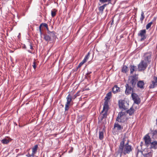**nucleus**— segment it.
I'll use <instances>...</instances> for the list:
<instances>
[{
	"label": "nucleus",
	"mask_w": 157,
	"mask_h": 157,
	"mask_svg": "<svg viewBox=\"0 0 157 157\" xmlns=\"http://www.w3.org/2000/svg\"><path fill=\"white\" fill-rule=\"evenodd\" d=\"M129 141H128L127 143L122 147H119L117 152V155H120V157L122 155H125L127 154H129L132 151L133 149L132 146L129 145Z\"/></svg>",
	"instance_id": "f257e3e1"
},
{
	"label": "nucleus",
	"mask_w": 157,
	"mask_h": 157,
	"mask_svg": "<svg viewBox=\"0 0 157 157\" xmlns=\"http://www.w3.org/2000/svg\"><path fill=\"white\" fill-rule=\"evenodd\" d=\"M109 108V105H108V103L106 102L104 103L103 109L101 112V121H102L104 118H106L107 117Z\"/></svg>",
	"instance_id": "f03ea898"
},
{
	"label": "nucleus",
	"mask_w": 157,
	"mask_h": 157,
	"mask_svg": "<svg viewBox=\"0 0 157 157\" xmlns=\"http://www.w3.org/2000/svg\"><path fill=\"white\" fill-rule=\"evenodd\" d=\"M149 64L144 60H141L138 65V71H143L146 70Z\"/></svg>",
	"instance_id": "7ed1b4c3"
},
{
	"label": "nucleus",
	"mask_w": 157,
	"mask_h": 157,
	"mask_svg": "<svg viewBox=\"0 0 157 157\" xmlns=\"http://www.w3.org/2000/svg\"><path fill=\"white\" fill-rule=\"evenodd\" d=\"M118 104L119 108L123 110H126L128 107L129 104L125 100H120Z\"/></svg>",
	"instance_id": "20e7f679"
},
{
	"label": "nucleus",
	"mask_w": 157,
	"mask_h": 157,
	"mask_svg": "<svg viewBox=\"0 0 157 157\" xmlns=\"http://www.w3.org/2000/svg\"><path fill=\"white\" fill-rule=\"evenodd\" d=\"M150 133H148L144 136L143 140L145 144L147 147L149 146L151 141V138L150 136Z\"/></svg>",
	"instance_id": "39448f33"
},
{
	"label": "nucleus",
	"mask_w": 157,
	"mask_h": 157,
	"mask_svg": "<svg viewBox=\"0 0 157 157\" xmlns=\"http://www.w3.org/2000/svg\"><path fill=\"white\" fill-rule=\"evenodd\" d=\"M73 98L70 94H69L66 98L67 102L65 105V111H68L69 109V106L71 105V102L72 101Z\"/></svg>",
	"instance_id": "423d86ee"
},
{
	"label": "nucleus",
	"mask_w": 157,
	"mask_h": 157,
	"mask_svg": "<svg viewBox=\"0 0 157 157\" xmlns=\"http://www.w3.org/2000/svg\"><path fill=\"white\" fill-rule=\"evenodd\" d=\"M157 86V77L155 76H153L150 82L149 88L150 89H153Z\"/></svg>",
	"instance_id": "0eeeda50"
},
{
	"label": "nucleus",
	"mask_w": 157,
	"mask_h": 157,
	"mask_svg": "<svg viewBox=\"0 0 157 157\" xmlns=\"http://www.w3.org/2000/svg\"><path fill=\"white\" fill-rule=\"evenodd\" d=\"M146 32L145 29L141 30L139 31L138 35L141 37L140 41H143L146 38Z\"/></svg>",
	"instance_id": "6e6552de"
},
{
	"label": "nucleus",
	"mask_w": 157,
	"mask_h": 157,
	"mask_svg": "<svg viewBox=\"0 0 157 157\" xmlns=\"http://www.w3.org/2000/svg\"><path fill=\"white\" fill-rule=\"evenodd\" d=\"M131 96L134 103L137 104H140L141 101L138 95L135 93H132V94Z\"/></svg>",
	"instance_id": "1a4fd4ad"
},
{
	"label": "nucleus",
	"mask_w": 157,
	"mask_h": 157,
	"mask_svg": "<svg viewBox=\"0 0 157 157\" xmlns=\"http://www.w3.org/2000/svg\"><path fill=\"white\" fill-rule=\"evenodd\" d=\"M136 79L135 76H131L128 80V84L132 87H134L136 84Z\"/></svg>",
	"instance_id": "9d476101"
},
{
	"label": "nucleus",
	"mask_w": 157,
	"mask_h": 157,
	"mask_svg": "<svg viewBox=\"0 0 157 157\" xmlns=\"http://www.w3.org/2000/svg\"><path fill=\"white\" fill-rule=\"evenodd\" d=\"M151 52H146L144 54V61L148 63L149 64L151 62Z\"/></svg>",
	"instance_id": "9b49d317"
},
{
	"label": "nucleus",
	"mask_w": 157,
	"mask_h": 157,
	"mask_svg": "<svg viewBox=\"0 0 157 157\" xmlns=\"http://www.w3.org/2000/svg\"><path fill=\"white\" fill-rule=\"evenodd\" d=\"M125 112H119L116 118V121L119 122H122V120L125 117Z\"/></svg>",
	"instance_id": "f8f14e48"
},
{
	"label": "nucleus",
	"mask_w": 157,
	"mask_h": 157,
	"mask_svg": "<svg viewBox=\"0 0 157 157\" xmlns=\"http://www.w3.org/2000/svg\"><path fill=\"white\" fill-rule=\"evenodd\" d=\"M126 90L125 93L128 95L130 94L131 91H132L133 90V88L132 86L129 85V84H127L125 86Z\"/></svg>",
	"instance_id": "ddd939ff"
},
{
	"label": "nucleus",
	"mask_w": 157,
	"mask_h": 157,
	"mask_svg": "<svg viewBox=\"0 0 157 157\" xmlns=\"http://www.w3.org/2000/svg\"><path fill=\"white\" fill-rule=\"evenodd\" d=\"M149 146L150 149H157V141L154 140L151 142Z\"/></svg>",
	"instance_id": "4468645a"
},
{
	"label": "nucleus",
	"mask_w": 157,
	"mask_h": 157,
	"mask_svg": "<svg viewBox=\"0 0 157 157\" xmlns=\"http://www.w3.org/2000/svg\"><path fill=\"white\" fill-rule=\"evenodd\" d=\"M151 132H150V134L151 135V138L152 139L155 140L157 138V129L154 131L151 130Z\"/></svg>",
	"instance_id": "2eb2a0df"
},
{
	"label": "nucleus",
	"mask_w": 157,
	"mask_h": 157,
	"mask_svg": "<svg viewBox=\"0 0 157 157\" xmlns=\"http://www.w3.org/2000/svg\"><path fill=\"white\" fill-rule=\"evenodd\" d=\"M111 95L112 93L111 92L108 93L106 94V96L105 99V101L104 103H105L106 102L108 103V105H109V100L111 98Z\"/></svg>",
	"instance_id": "dca6fc26"
},
{
	"label": "nucleus",
	"mask_w": 157,
	"mask_h": 157,
	"mask_svg": "<svg viewBox=\"0 0 157 157\" xmlns=\"http://www.w3.org/2000/svg\"><path fill=\"white\" fill-rule=\"evenodd\" d=\"M48 34L49 35L50 37H51V39H55L56 37V36L55 35L56 33L54 31L51 32L50 31L47 32Z\"/></svg>",
	"instance_id": "f3484780"
},
{
	"label": "nucleus",
	"mask_w": 157,
	"mask_h": 157,
	"mask_svg": "<svg viewBox=\"0 0 157 157\" xmlns=\"http://www.w3.org/2000/svg\"><path fill=\"white\" fill-rule=\"evenodd\" d=\"M144 83L143 81L140 80L138 81L137 83V87L141 89L144 88Z\"/></svg>",
	"instance_id": "a211bd4d"
},
{
	"label": "nucleus",
	"mask_w": 157,
	"mask_h": 157,
	"mask_svg": "<svg viewBox=\"0 0 157 157\" xmlns=\"http://www.w3.org/2000/svg\"><path fill=\"white\" fill-rule=\"evenodd\" d=\"M107 5V4H105L102 6H101L99 7L98 9L99 10V13L102 15L103 14V11L104 9L106 6Z\"/></svg>",
	"instance_id": "6ab92c4d"
},
{
	"label": "nucleus",
	"mask_w": 157,
	"mask_h": 157,
	"mask_svg": "<svg viewBox=\"0 0 157 157\" xmlns=\"http://www.w3.org/2000/svg\"><path fill=\"white\" fill-rule=\"evenodd\" d=\"M130 70V73L132 74L133 73V72L137 71V68L136 66L134 65H131L129 67Z\"/></svg>",
	"instance_id": "aec40b11"
},
{
	"label": "nucleus",
	"mask_w": 157,
	"mask_h": 157,
	"mask_svg": "<svg viewBox=\"0 0 157 157\" xmlns=\"http://www.w3.org/2000/svg\"><path fill=\"white\" fill-rule=\"evenodd\" d=\"M135 111V110L134 108L132 107L129 109L127 110L126 112L129 114V115L132 116L134 114Z\"/></svg>",
	"instance_id": "412c9836"
},
{
	"label": "nucleus",
	"mask_w": 157,
	"mask_h": 157,
	"mask_svg": "<svg viewBox=\"0 0 157 157\" xmlns=\"http://www.w3.org/2000/svg\"><path fill=\"white\" fill-rule=\"evenodd\" d=\"M120 88L118 87L117 86L115 85L112 88L113 92L115 94L120 91Z\"/></svg>",
	"instance_id": "4be33fe9"
},
{
	"label": "nucleus",
	"mask_w": 157,
	"mask_h": 157,
	"mask_svg": "<svg viewBox=\"0 0 157 157\" xmlns=\"http://www.w3.org/2000/svg\"><path fill=\"white\" fill-rule=\"evenodd\" d=\"M126 137L125 136H124L123 138L122 139V141L121 142L119 146V147H122V146H124V143L125 141H126Z\"/></svg>",
	"instance_id": "5701e85b"
},
{
	"label": "nucleus",
	"mask_w": 157,
	"mask_h": 157,
	"mask_svg": "<svg viewBox=\"0 0 157 157\" xmlns=\"http://www.w3.org/2000/svg\"><path fill=\"white\" fill-rule=\"evenodd\" d=\"M44 39L46 41L48 42L51 40V37L48 34H44Z\"/></svg>",
	"instance_id": "b1692460"
},
{
	"label": "nucleus",
	"mask_w": 157,
	"mask_h": 157,
	"mask_svg": "<svg viewBox=\"0 0 157 157\" xmlns=\"http://www.w3.org/2000/svg\"><path fill=\"white\" fill-rule=\"evenodd\" d=\"M38 148V145H36L32 148V153L34 155L37 152Z\"/></svg>",
	"instance_id": "393cba45"
},
{
	"label": "nucleus",
	"mask_w": 157,
	"mask_h": 157,
	"mask_svg": "<svg viewBox=\"0 0 157 157\" xmlns=\"http://www.w3.org/2000/svg\"><path fill=\"white\" fill-rule=\"evenodd\" d=\"M128 71V67L125 65H123L121 69V72L126 73Z\"/></svg>",
	"instance_id": "a878e982"
},
{
	"label": "nucleus",
	"mask_w": 157,
	"mask_h": 157,
	"mask_svg": "<svg viewBox=\"0 0 157 157\" xmlns=\"http://www.w3.org/2000/svg\"><path fill=\"white\" fill-rule=\"evenodd\" d=\"M114 127L117 128V130H120L123 128V127L121 126V125L118 124V123H115L114 124Z\"/></svg>",
	"instance_id": "bb28decb"
},
{
	"label": "nucleus",
	"mask_w": 157,
	"mask_h": 157,
	"mask_svg": "<svg viewBox=\"0 0 157 157\" xmlns=\"http://www.w3.org/2000/svg\"><path fill=\"white\" fill-rule=\"evenodd\" d=\"M99 138L100 140H102L104 138V133L103 132H99Z\"/></svg>",
	"instance_id": "cd10ccee"
},
{
	"label": "nucleus",
	"mask_w": 157,
	"mask_h": 157,
	"mask_svg": "<svg viewBox=\"0 0 157 157\" xmlns=\"http://www.w3.org/2000/svg\"><path fill=\"white\" fill-rule=\"evenodd\" d=\"M90 55V52L88 53L86 55V56L85 57L84 59L82 60V61L85 63L87 61V60L88 59Z\"/></svg>",
	"instance_id": "c85d7f7f"
},
{
	"label": "nucleus",
	"mask_w": 157,
	"mask_h": 157,
	"mask_svg": "<svg viewBox=\"0 0 157 157\" xmlns=\"http://www.w3.org/2000/svg\"><path fill=\"white\" fill-rule=\"evenodd\" d=\"M57 11V10L56 9H53L51 11V15L52 17L56 16Z\"/></svg>",
	"instance_id": "c756f323"
},
{
	"label": "nucleus",
	"mask_w": 157,
	"mask_h": 157,
	"mask_svg": "<svg viewBox=\"0 0 157 157\" xmlns=\"http://www.w3.org/2000/svg\"><path fill=\"white\" fill-rule=\"evenodd\" d=\"M99 1L101 2H102V3L108 2V5L109 4L111 3V0H99Z\"/></svg>",
	"instance_id": "7c9ffc66"
},
{
	"label": "nucleus",
	"mask_w": 157,
	"mask_h": 157,
	"mask_svg": "<svg viewBox=\"0 0 157 157\" xmlns=\"http://www.w3.org/2000/svg\"><path fill=\"white\" fill-rule=\"evenodd\" d=\"M1 142L3 144H7L9 142V141L7 139L5 138L2 140Z\"/></svg>",
	"instance_id": "2f4dec72"
},
{
	"label": "nucleus",
	"mask_w": 157,
	"mask_h": 157,
	"mask_svg": "<svg viewBox=\"0 0 157 157\" xmlns=\"http://www.w3.org/2000/svg\"><path fill=\"white\" fill-rule=\"evenodd\" d=\"M152 152H150L147 154H145L144 155L145 157H151L152 156Z\"/></svg>",
	"instance_id": "473e14b6"
},
{
	"label": "nucleus",
	"mask_w": 157,
	"mask_h": 157,
	"mask_svg": "<svg viewBox=\"0 0 157 157\" xmlns=\"http://www.w3.org/2000/svg\"><path fill=\"white\" fill-rule=\"evenodd\" d=\"M144 18L145 17L144 15V13L143 11H142L141 13V17L140 18V20L142 22H143Z\"/></svg>",
	"instance_id": "72a5a7b5"
},
{
	"label": "nucleus",
	"mask_w": 157,
	"mask_h": 157,
	"mask_svg": "<svg viewBox=\"0 0 157 157\" xmlns=\"http://www.w3.org/2000/svg\"><path fill=\"white\" fill-rule=\"evenodd\" d=\"M153 24V21H151L150 23L147 24L146 26V29L147 30L150 28Z\"/></svg>",
	"instance_id": "f704fd0d"
},
{
	"label": "nucleus",
	"mask_w": 157,
	"mask_h": 157,
	"mask_svg": "<svg viewBox=\"0 0 157 157\" xmlns=\"http://www.w3.org/2000/svg\"><path fill=\"white\" fill-rule=\"evenodd\" d=\"M43 26L45 27V28H46V29L47 31V32H48L49 31L48 25L45 23H43Z\"/></svg>",
	"instance_id": "c9c22d12"
},
{
	"label": "nucleus",
	"mask_w": 157,
	"mask_h": 157,
	"mask_svg": "<svg viewBox=\"0 0 157 157\" xmlns=\"http://www.w3.org/2000/svg\"><path fill=\"white\" fill-rule=\"evenodd\" d=\"M85 63L83 61H82L79 64V65H78V67H77V68H78L79 67H81V66L84 64V63Z\"/></svg>",
	"instance_id": "e433bc0d"
},
{
	"label": "nucleus",
	"mask_w": 157,
	"mask_h": 157,
	"mask_svg": "<svg viewBox=\"0 0 157 157\" xmlns=\"http://www.w3.org/2000/svg\"><path fill=\"white\" fill-rule=\"evenodd\" d=\"M79 93V92L78 91L76 94H75L73 96L72 98L73 99H75V98H76V97L77 96H78L79 95V94H78Z\"/></svg>",
	"instance_id": "4c0bfd02"
},
{
	"label": "nucleus",
	"mask_w": 157,
	"mask_h": 157,
	"mask_svg": "<svg viewBox=\"0 0 157 157\" xmlns=\"http://www.w3.org/2000/svg\"><path fill=\"white\" fill-rule=\"evenodd\" d=\"M26 156H27L28 157H33L34 156V155L32 153V154H30L29 153L28 154L26 155Z\"/></svg>",
	"instance_id": "58836bf2"
},
{
	"label": "nucleus",
	"mask_w": 157,
	"mask_h": 157,
	"mask_svg": "<svg viewBox=\"0 0 157 157\" xmlns=\"http://www.w3.org/2000/svg\"><path fill=\"white\" fill-rule=\"evenodd\" d=\"M33 67L34 69L36 68V62L35 61H34L33 63Z\"/></svg>",
	"instance_id": "ea45409f"
},
{
	"label": "nucleus",
	"mask_w": 157,
	"mask_h": 157,
	"mask_svg": "<svg viewBox=\"0 0 157 157\" xmlns=\"http://www.w3.org/2000/svg\"><path fill=\"white\" fill-rule=\"evenodd\" d=\"M42 25H43V23H42L41 24H40V25L39 27V29L40 31H41V27Z\"/></svg>",
	"instance_id": "a19ab883"
},
{
	"label": "nucleus",
	"mask_w": 157,
	"mask_h": 157,
	"mask_svg": "<svg viewBox=\"0 0 157 157\" xmlns=\"http://www.w3.org/2000/svg\"><path fill=\"white\" fill-rule=\"evenodd\" d=\"M73 147H71V148L70 150L69 151V153L72 152H73Z\"/></svg>",
	"instance_id": "79ce46f5"
},
{
	"label": "nucleus",
	"mask_w": 157,
	"mask_h": 157,
	"mask_svg": "<svg viewBox=\"0 0 157 157\" xmlns=\"http://www.w3.org/2000/svg\"><path fill=\"white\" fill-rule=\"evenodd\" d=\"M91 73V71H89V72H88L87 74H86V75H87V76L88 77H90V76H89V75Z\"/></svg>",
	"instance_id": "37998d69"
},
{
	"label": "nucleus",
	"mask_w": 157,
	"mask_h": 157,
	"mask_svg": "<svg viewBox=\"0 0 157 157\" xmlns=\"http://www.w3.org/2000/svg\"><path fill=\"white\" fill-rule=\"evenodd\" d=\"M113 24V18H112V22L111 23V25H112Z\"/></svg>",
	"instance_id": "c03bdc74"
},
{
	"label": "nucleus",
	"mask_w": 157,
	"mask_h": 157,
	"mask_svg": "<svg viewBox=\"0 0 157 157\" xmlns=\"http://www.w3.org/2000/svg\"><path fill=\"white\" fill-rule=\"evenodd\" d=\"M30 48L31 49H33V46H32V45L31 44H30Z\"/></svg>",
	"instance_id": "a18cd8bd"
},
{
	"label": "nucleus",
	"mask_w": 157,
	"mask_h": 157,
	"mask_svg": "<svg viewBox=\"0 0 157 157\" xmlns=\"http://www.w3.org/2000/svg\"><path fill=\"white\" fill-rule=\"evenodd\" d=\"M40 35H42V31H40Z\"/></svg>",
	"instance_id": "49530a36"
},
{
	"label": "nucleus",
	"mask_w": 157,
	"mask_h": 157,
	"mask_svg": "<svg viewBox=\"0 0 157 157\" xmlns=\"http://www.w3.org/2000/svg\"><path fill=\"white\" fill-rule=\"evenodd\" d=\"M28 51L29 52L31 53V52L30 51L28 50Z\"/></svg>",
	"instance_id": "de8ad7c7"
},
{
	"label": "nucleus",
	"mask_w": 157,
	"mask_h": 157,
	"mask_svg": "<svg viewBox=\"0 0 157 157\" xmlns=\"http://www.w3.org/2000/svg\"><path fill=\"white\" fill-rule=\"evenodd\" d=\"M156 124H157V119H156Z\"/></svg>",
	"instance_id": "09e8293b"
},
{
	"label": "nucleus",
	"mask_w": 157,
	"mask_h": 157,
	"mask_svg": "<svg viewBox=\"0 0 157 157\" xmlns=\"http://www.w3.org/2000/svg\"><path fill=\"white\" fill-rule=\"evenodd\" d=\"M107 10H106V11L107 12Z\"/></svg>",
	"instance_id": "8fccbe9b"
},
{
	"label": "nucleus",
	"mask_w": 157,
	"mask_h": 157,
	"mask_svg": "<svg viewBox=\"0 0 157 157\" xmlns=\"http://www.w3.org/2000/svg\"><path fill=\"white\" fill-rule=\"evenodd\" d=\"M107 12L106 13V15H107Z\"/></svg>",
	"instance_id": "3c124183"
}]
</instances>
